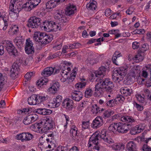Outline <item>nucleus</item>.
Returning <instances> with one entry per match:
<instances>
[{
  "mask_svg": "<svg viewBox=\"0 0 151 151\" xmlns=\"http://www.w3.org/2000/svg\"><path fill=\"white\" fill-rule=\"evenodd\" d=\"M106 68L105 67L101 66L99 68V70L95 73V76L99 78L100 79L95 86V92L93 94L95 96H99L105 91L111 93L113 91L114 87L113 82L110 81L109 78L103 79L106 75Z\"/></svg>",
  "mask_w": 151,
  "mask_h": 151,
  "instance_id": "1",
  "label": "nucleus"
},
{
  "mask_svg": "<svg viewBox=\"0 0 151 151\" xmlns=\"http://www.w3.org/2000/svg\"><path fill=\"white\" fill-rule=\"evenodd\" d=\"M60 70L58 69L53 68L52 67H47L45 68L42 72V77L38 81L37 83V86L41 87L48 82V79L45 78L50 76L52 73L55 74L58 73Z\"/></svg>",
  "mask_w": 151,
  "mask_h": 151,
  "instance_id": "2",
  "label": "nucleus"
},
{
  "mask_svg": "<svg viewBox=\"0 0 151 151\" xmlns=\"http://www.w3.org/2000/svg\"><path fill=\"white\" fill-rule=\"evenodd\" d=\"M35 41L42 45H45L50 42L53 39V35L45 33L37 32H35L33 37Z\"/></svg>",
  "mask_w": 151,
  "mask_h": 151,
  "instance_id": "3",
  "label": "nucleus"
},
{
  "mask_svg": "<svg viewBox=\"0 0 151 151\" xmlns=\"http://www.w3.org/2000/svg\"><path fill=\"white\" fill-rule=\"evenodd\" d=\"M18 1V0H11L10 5L9 6V11L10 12L14 13L16 14H18L19 12L23 9H24L25 10L28 11L31 10L33 8L32 5L29 3H26L22 5L21 7L15 6L14 8V5Z\"/></svg>",
  "mask_w": 151,
  "mask_h": 151,
  "instance_id": "4",
  "label": "nucleus"
},
{
  "mask_svg": "<svg viewBox=\"0 0 151 151\" xmlns=\"http://www.w3.org/2000/svg\"><path fill=\"white\" fill-rule=\"evenodd\" d=\"M70 63L66 62L63 63H61L60 65L61 68L59 70L60 71V70H61L60 73L62 78H61L60 80L62 82H65L68 78V74L71 70L70 68L68 66H70Z\"/></svg>",
  "mask_w": 151,
  "mask_h": 151,
  "instance_id": "5",
  "label": "nucleus"
},
{
  "mask_svg": "<svg viewBox=\"0 0 151 151\" xmlns=\"http://www.w3.org/2000/svg\"><path fill=\"white\" fill-rule=\"evenodd\" d=\"M41 18L36 16H33L28 19L27 26L32 28H37L41 25Z\"/></svg>",
  "mask_w": 151,
  "mask_h": 151,
  "instance_id": "6",
  "label": "nucleus"
},
{
  "mask_svg": "<svg viewBox=\"0 0 151 151\" xmlns=\"http://www.w3.org/2000/svg\"><path fill=\"white\" fill-rule=\"evenodd\" d=\"M132 123L125 122L124 123H117V129L116 131L120 133H127L131 128V124Z\"/></svg>",
  "mask_w": 151,
  "mask_h": 151,
  "instance_id": "7",
  "label": "nucleus"
},
{
  "mask_svg": "<svg viewBox=\"0 0 151 151\" xmlns=\"http://www.w3.org/2000/svg\"><path fill=\"white\" fill-rule=\"evenodd\" d=\"M46 120H43L42 122L43 123V126L39 128L40 132L42 133L46 132L48 130L50 129L53 127V123L48 118H46Z\"/></svg>",
  "mask_w": 151,
  "mask_h": 151,
  "instance_id": "8",
  "label": "nucleus"
},
{
  "mask_svg": "<svg viewBox=\"0 0 151 151\" xmlns=\"http://www.w3.org/2000/svg\"><path fill=\"white\" fill-rule=\"evenodd\" d=\"M113 118L119 119L124 122L127 123H131L135 122V120L132 117L128 116H122L121 114L115 115L113 116Z\"/></svg>",
  "mask_w": 151,
  "mask_h": 151,
  "instance_id": "9",
  "label": "nucleus"
},
{
  "mask_svg": "<svg viewBox=\"0 0 151 151\" xmlns=\"http://www.w3.org/2000/svg\"><path fill=\"white\" fill-rule=\"evenodd\" d=\"M5 46L9 54H12L14 56L17 55V50L16 49L15 47L11 41H7Z\"/></svg>",
  "mask_w": 151,
  "mask_h": 151,
  "instance_id": "10",
  "label": "nucleus"
},
{
  "mask_svg": "<svg viewBox=\"0 0 151 151\" xmlns=\"http://www.w3.org/2000/svg\"><path fill=\"white\" fill-rule=\"evenodd\" d=\"M101 138V135L96 134V133L92 135L89 139L88 142L89 147L93 145H97L99 144V140Z\"/></svg>",
  "mask_w": 151,
  "mask_h": 151,
  "instance_id": "11",
  "label": "nucleus"
},
{
  "mask_svg": "<svg viewBox=\"0 0 151 151\" xmlns=\"http://www.w3.org/2000/svg\"><path fill=\"white\" fill-rule=\"evenodd\" d=\"M104 123L103 118L100 116H99L93 120L91 124V126L93 128L97 129L101 126Z\"/></svg>",
  "mask_w": 151,
  "mask_h": 151,
  "instance_id": "12",
  "label": "nucleus"
},
{
  "mask_svg": "<svg viewBox=\"0 0 151 151\" xmlns=\"http://www.w3.org/2000/svg\"><path fill=\"white\" fill-rule=\"evenodd\" d=\"M20 65L16 63H14L10 72V76L13 78H15L18 75L19 71L20 70Z\"/></svg>",
  "mask_w": 151,
  "mask_h": 151,
  "instance_id": "13",
  "label": "nucleus"
},
{
  "mask_svg": "<svg viewBox=\"0 0 151 151\" xmlns=\"http://www.w3.org/2000/svg\"><path fill=\"white\" fill-rule=\"evenodd\" d=\"M38 118V116L36 114H31L25 117L23 122L25 125H28L35 121Z\"/></svg>",
  "mask_w": 151,
  "mask_h": 151,
  "instance_id": "14",
  "label": "nucleus"
},
{
  "mask_svg": "<svg viewBox=\"0 0 151 151\" xmlns=\"http://www.w3.org/2000/svg\"><path fill=\"white\" fill-rule=\"evenodd\" d=\"M101 139L104 143L107 145H112L114 143V141L112 139L106 135V131L104 130L101 132Z\"/></svg>",
  "mask_w": 151,
  "mask_h": 151,
  "instance_id": "15",
  "label": "nucleus"
},
{
  "mask_svg": "<svg viewBox=\"0 0 151 151\" xmlns=\"http://www.w3.org/2000/svg\"><path fill=\"white\" fill-rule=\"evenodd\" d=\"M144 125L140 124L139 125H137L132 128L130 130V133L132 135H135L139 133L144 129Z\"/></svg>",
  "mask_w": 151,
  "mask_h": 151,
  "instance_id": "16",
  "label": "nucleus"
},
{
  "mask_svg": "<svg viewBox=\"0 0 151 151\" xmlns=\"http://www.w3.org/2000/svg\"><path fill=\"white\" fill-rule=\"evenodd\" d=\"M55 18L58 20L62 23H66L67 20L65 17L64 16V12L57 10L55 12Z\"/></svg>",
  "mask_w": 151,
  "mask_h": 151,
  "instance_id": "17",
  "label": "nucleus"
},
{
  "mask_svg": "<svg viewBox=\"0 0 151 151\" xmlns=\"http://www.w3.org/2000/svg\"><path fill=\"white\" fill-rule=\"evenodd\" d=\"M77 129L75 126L73 125L70 131V134L72 135L71 136L72 137L73 139L76 141H78L79 139V137L77 135Z\"/></svg>",
  "mask_w": 151,
  "mask_h": 151,
  "instance_id": "18",
  "label": "nucleus"
},
{
  "mask_svg": "<svg viewBox=\"0 0 151 151\" xmlns=\"http://www.w3.org/2000/svg\"><path fill=\"white\" fill-rule=\"evenodd\" d=\"M76 9V7L72 4H69L65 10V14L68 16H70L74 14V10Z\"/></svg>",
  "mask_w": 151,
  "mask_h": 151,
  "instance_id": "19",
  "label": "nucleus"
},
{
  "mask_svg": "<svg viewBox=\"0 0 151 151\" xmlns=\"http://www.w3.org/2000/svg\"><path fill=\"white\" fill-rule=\"evenodd\" d=\"M24 40V39L23 38L22 36H19L16 37L14 40V42L16 46L19 49H21Z\"/></svg>",
  "mask_w": 151,
  "mask_h": 151,
  "instance_id": "20",
  "label": "nucleus"
},
{
  "mask_svg": "<svg viewBox=\"0 0 151 151\" xmlns=\"http://www.w3.org/2000/svg\"><path fill=\"white\" fill-rule=\"evenodd\" d=\"M73 101L69 98L65 99L62 103V106L66 109L71 110L73 108Z\"/></svg>",
  "mask_w": 151,
  "mask_h": 151,
  "instance_id": "21",
  "label": "nucleus"
},
{
  "mask_svg": "<svg viewBox=\"0 0 151 151\" xmlns=\"http://www.w3.org/2000/svg\"><path fill=\"white\" fill-rule=\"evenodd\" d=\"M83 95L81 92L74 90L72 94V98L76 101H79L82 98Z\"/></svg>",
  "mask_w": 151,
  "mask_h": 151,
  "instance_id": "22",
  "label": "nucleus"
},
{
  "mask_svg": "<svg viewBox=\"0 0 151 151\" xmlns=\"http://www.w3.org/2000/svg\"><path fill=\"white\" fill-rule=\"evenodd\" d=\"M36 113L42 115H49L52 112V111L50 109L45 108H39L35 110Z\"/></svg>",
  "mask_w": 151,
  "mask_h": 151,
  "instance_id": "23",
  "label": "nucleus"
},
{
  "mask_svg": "<svg viewBox=\"0 0 151 151\" xmlns=\"http://www.w3.org/2000/svg\"><path fill=\"white\" fill-rule=\"evenodd\" d=\"M60 0H50L46 4L47 9H50L54 8L56 6L57 3L60 2Z\"/></svg>",
  "mask_w": 151,
  "mask_h": 151,
  "instance_id": "24",
  "label": "nucleus"
},
{
  "mask_svg": "<svg viewBox=\"0 0 151 151\" xmlns=\"http://www.w3.org/2000/svg\"><path fill=\"white\" fill-rule=\"evenodd\" d=\"M125 76L122 75L117 74L116 73H114L112 75V79L115 82L119 83L122 81Z\"/></svg>",
  "mask_w": 151,
  "mask_h": 151,
  "instance_id": "25",
  "label": "nucleus"
},
{
  "mask_svg": "<svg viewBox=\"0 0 151 151\" xmlns=\"http://www.w3.org/2000/svg\"><path fill=\"white\" fill-rule=\"evenodd\" d=\"M37 95H32L28 99V102L30 105H35L38 104Z\"/></svg>",
  "mask_w": 151,
  "mask_h": 151,
  "instance_id": "26",
  "label": "nucleus"
},
{
  "mask_svg": "<svg viewBox=\"0 0 151 151\" xmlns=\"http://www.w3.org/2000/svg\"><path fill=\"white\" fill-rule=\"evenodd\" d=\"M127 148L129 151H137V145L133 141H130L127 143Z\"/></svg>",
  "mask_w": 151,
  "mask_h": 151,
  "instance_id": "27",
  "label": "nucleus"
},
{
  "mask_svg": "<svg viewBox=\"0 0 151 151\" xmlns=\"http://www.w3.org/2000/svg\"><path fill=\"white\" fill-rule=\"evenodd\" d=\"M137 67H134L131 69L130 72L128 74L129 77H133L135 78V77L137 76L140 73V70L137 69Z\"/></svg>",
  "mask_w": 151,
  "mask_h": 151,
  "instance_id": "28",
  "label": "nucleus"
},
{
  "mask_svg": "<svg viewBox=\"0 0 151 151\" xmlns=\"http://www.w3.org/2000/svg\"><path fill=\"white\" fill-rule=\"evenodd\" d=\"M120 92L124 96H130L132 93L133 91L132 89H129L125 87L121 89Z\"/></svg>",
  "mask_w": 151,
  "mask_h": 151,
  "instance_id": "29",
  "label": "nucleus"
},
{
  "mask_svg": "<svg viewBox=\"0 0 151 151\" xmlns=\"http://www.w3.org/2000/svg\"><path fill=\"white\" fill-rule=\"evenodd\" d=\"M59 85L58 82H57L54 83L52 86L48 89V91L50 93H55L59 88Z\"/></svg>",
  "mask_w": 151,
  "mask_h": 151,
  "instance_id": "30",
  "label": "nucleus"
},
{
  "mask_svg": "<svg viewBox=\"0 0 151 151\" xmlns=\"http://www.w3.org/2000/svg\"><path fill=\"white\" fill-rule=\"evenodd\" d=\"M62 98L61 96L58 95L56 97V98L53 99L52 103L53 104H55L54 106L55 107H58L60 105L62 101Z\"/></svg>",
  "mask_w": 151,
  "mask_h": 151,
  "instance_id": "31",
  "label": "nucleus"
},
{
  "mask_svg": "<svg viewBox=\"0 0 151 151\" xmlns=\"http://www.w3.org/2000/svg\"><path fill=\"white\" fill-rule=\"evenodd\" d=\"M104 109H101L96 104L93 105L92 107V111L93 114H97L99 113H100L101 112L104 111Z\"/></svg>",
  "mask_w": 151,
  "mask_h": 151,
  "instance_id": "32",
  "label": "nucleus"
},
{
  "mask_svg": "<svg viewBox=\"0 0 151 151\" xmlns=\"http://www.w3.org/2000/svg\"><path fill=\"white\" fill-rule=\"evenodd\" d=\"M127 70L126 68L123 67H121L116 70L114 72L117 73V74H119V75L121 74L122 76H125Z\"/></svg>",
  "mask_w": 151,
  "mask_h": 151,
  "instance_id": "33",
  "label": "nucleus"
},
{
  "mask_svg": "<svg viewBox=\"0 0 151 151\" xmlns=\"http://www.w3.org/2000/svg\"><path fill=\"white\" fill-rule=\"evenodd\" d=\"M96 2L95 1L90 0L89 3L87 4L86 8L89 10H95L96 7Z\"/></svg>",
  "mask_w": 151,
  "mask_h": 151,
  "instance_id": "34",
  "label": "nucleus"
},
{
  "mask_svg": "<svg viewBox=\"0 0 151 151\" xmlns=\"http://www.w3.org/2000/svg\"><path fill=\"white\" fill-rule=\"evenodd\" d=\"M52 22L45 21L43 22V27L44 29L47 30V29H52Z\"/></svg>",
  "mask_w": 151,
  "mask_h": 151,
  "instance_id": "35",
  "label": "nucleus"
},
{
  "mask_svg": "<svg viewBox=\"0 0 151 151\" xmlns=\"http://www.w3.org/2000/svg\"><path fill=\"white\" fill-rule=\"evenodd\" d=\"M112 148L113 149L116 150H120L121 149H124V146L122 144L115 143L114 144L112 145L111 146Z\"/></svg>",
  "mask_w": 151,
  "mask_h": 151,
  "instance_id": "36",
  "label": "nucleus"
},
{
  "mask_svg": "<svg viewBox=\"0 0 151 151\" xmlns=\"http://www.w3.org/2000/svg\"><path fill=\"white\" fill-rule=\"evenodd\" d=\"M143 53L140 51V52L135 56L133 59L135 60H138L139 61H142L144 59Z\"/></svg>",
  "mask_w": 151,
  "mask_h": 151,
  "instance_id": "37",
  "label": "nucleus"
},
{
  "mask_svg": "<svg viewBox=\"0 0 151 151\" xmlns=\"http://www.w3.org/2000/svg\"><path fill=\"white\" fill-rule=\"evenodd\" d=\"M120 53H119L118 52L116 51L113 55L112 59L113 63L117 65H119V63H117L116 62V59L120 56Z\"/></svg>",
  "mask_w": 151,
  "mask_h": 151,
  "instance_id": "38",
  "label": "nucleus"
},
{
  "mask_svg": "<svg viewBox=\"0 0 151 151\" xmlns=\"http://www.w3.org/2000/svg\"><path fill=\"white\" fill-rule=\"evenodd\" d=\"M93 91L90 88H86L85 92V96L86 98H89L92 95Z\"/></svg>",
  "mask_w": 151,
  "mask_h": 151,
  "instance_id": "39",
  "label": "nucleus"
},
{
  "mask_svg": "<svg viewBox=\"0 0 151 151\" xmlns=\"http://www.w3.org/2000/svg\"><path fill=\"white\" fill-rule=\"evenodd\" d=\"M61 28V24L58 23H56L52 22V29L55 31L58 30H60Z\"/></svg>",
  "mask_w": 151,
  "mask_h": 151,
  "instance_id": "40",
  "label": "nucleus"
},
{
  "mask_svg": "<svg viewBox=\"0 0 151 151\" xmlns=\"http://www.w3.org/2000/svg\"><path fill=\"white\" fill-rule=\"evenodd\" d=\"M114 113L113 111H106L103 113L102 116L104 119H106L113 115Z\"/></svg>",
  "mask_w": 151,
  "mask_h": 151,
  "instance_id": "41",
  "label": "nucleus"
},
{
  "mask_svg": "<svg viewBox=\"0 0 151 151\" xmlns=\"http://www.w3.org/2000/svg\"><path fill=\"white\" fill-rule=\"evenodd\" d=\"M125 98L121 95L118 96L115 99L116 103V104H119V103H122L125 100Z\"/></svg>",
  "mask_w": 151,
  "mask_h": 151,
  "instance_id": "42",
  "label": "nucleus"
},
{
  "mask_svg": "<svg viewBox=\"0 0 151 151\" xmlns=\"http://www.w3.org/2000/svg\"><path fill=\"white\" fill-rule=\"evenodd\" d=\"M32 8L35 7L40 3L41 0H29Z\"/></svg>",
  "mask_w": 151,
  "mask_h": 151,
  "instance_id": "43",
  "label": "nucleus"
},
{
  "mask_svg": "<svg viewBox=\"0 0 151 151\" xmlns=\"http://www.w3.org/2000/svg\"><path fill=\"white\" fill-rule=\"evenodd\" d=\"M25 51L27 54H33L34 53V47H25Z\"/></svg>",
  "mask_w": 151,
  "mask_h": 151,
  "instance_id": "44",
  "label": "nucleus"
},
{
  "mask_svg": "<svg viewBox=\"0 0 151 151\" xmlns=\"http://www.w3.org/2000/svg\"><path fill=\"white\" fill-rule=\"evenodd\" d=\"M117 123H114L111 124L108 129L109 131L114 132L117 129Z\"/></svg>",
  "mask_w": 151,
  "mask_h": 151,
  "instance_id": "45",
  "label": "nucleus"
},
{
  "mask_svg": "<svg viewBox=\"0 0 151 151\" xmlns=\"http://www.w3.org/2000/svg\"><path fill=\"white\" fill-rule=\"evenodd\" d=\"M81 46V44L79 43H75L70 44L68 46L69 49L78 48Z\"/></svg>",
  "mask_w": 151,
  "mask_h": 151,
  "instance_id": "46",
  "label": "nucleus"
},
{
  "mask_svg": "<svg viewBox=\"0 0 151 151\" xmlns=\"http://www.w3.org/2000/svg\"><path fill=\"white\" fill-rule=\"evenodd\" d=\"M115 104H116L115 99L110 100L106 103V105L110 107H113Z\"/></svg>",
  "mask_w": 151,
  "mask_h": 151,
  "instance_id": "47",
  "label": "nucleus"
},
{
  "mask_svg": "<svg viewBox=\"0 0 151 151\" xmlns=\"http://www.w3.org/2000/svg\"><path fill=\"white\" fill-rule=\"evenodd\" d=\"M136 96L137 100L140 102L142 103L144 102L145 98L144 95H142V96H141L140 94H137L136 95Z\"/></svg>",
  "mask_w": 151,
  "mask_h": 151,
  "instance_id": "48",
  "label": "nucleus"
},
{
  "mask_svg": "<svg viewBox=\"0 0 151 151\" xmlns=\"http://www.w3.org/2000/svg\"><path fill=\"white\" fill-rule=\"evenodd\" d=\"M33 44L32 41L30 40V38H28L26 40L25 47H33Z\"/></svg>",
  "mask_w": 151,
  "mask_h": 151,
  "instance_id": "49",
  "label": "nucleus"
},
{
  "mask_svg": "<svg viewBox=\"0 0 151 151\" xmlns=\"http://www.w3.org/2000/svg\"><path fill=\"white\" fill-rule=\"evenodd\" d=\"M7 80V78L6 77H4L2 78H0V91L1 90V89L3 88V85L5 84V82Z\"/></svg>",
  "mask_w": 151,
  "mask_h": 151,
  "instance_id": "50",
  "label": "nucleus"
},
{
  "mask_svg": "<svg viewBox=\"0 0 151 151\" xmlns=\"http://www.w3.org/2000/svg\"><path fill=\"white\" fill-rule=\"evenodd\" d=\"M37 96L38 104L47 99H48L47 96H40L38 95H37Z\"/></svg>",
  "mask_w": 151,
  "mask_h": 151,
  "instance_id": "51",
  "label": "nucleus"
},
{
  "mask_svg": "<svg viewBox=\"0 0 151 151\" xmlns=\"http://www.w3.org/2000/svg\"><path fill=\"white\" fill-rule=\"evenodd\" d=\"M26 142L31 140L34 137L33 135L29 132L25 133Z\"/></svg>",
  "mask_w": 151,
  "mask_h": 151,
  "instance_id": "52",
  "label": "nucleus"
},
{
  "mask_svg": "<svg viewBox=\"0 0 151 151\" xmlns=\"http://www.w3.org/2000/svg\"><path fill=\"white\" fill-rule=\"evenodd\" d=\"M102 60V58L101 55H99L96 58H93L92 57V62H93V65L94 64H96L99 62V61Z\"/></svg>",
  "mask_w": 151,
  "mask_h": 151,
  "instance_id": "53",
  "label": "nucleus"
},
{
  "mask_svg": "<svg viewBox=\"0 0 151 151\" xmlns=\"http://www.w3.org/2000/svg\"><path fill=\"white\" fill-rule=\"evenodd\" d=\"M149 48L148 45L147 43H144L142 45V47L140 50V51L144 52L145 51L147 50Z\"/></svg>",
  "mask_w": 151,
  "mask_h": 151,
  "instance_id": "54",
  "label": "nucleus"
},
{
  "mask_svg": "<svg viewBox=\"0 0 151 151\" xmlns=\"http://www.w3.org/2000/svg\"><path fill=\"white\" fill-rule=\"evenodd\" d=\"M33 72H30L29 73H27L25 76L24 78H25V79L26 80L25 81V82H26L27 81H28L29 80L31 77L33 75Z\"/></svg>",
  "mask_w": 151,
  "mask_h": 151,
  "instance_id": "55",
  "label": "nucleus"
},
{
  "mask_svg": "<svg viewBox=\"0 0 151 151\" xmlns=\"http://www.w3.org/2000/svg\"><path fill=\"white\" fill-rule=\"evenodd\" d=\"M89 121L87 122H82V127L84 129H87L89 126Z\"/></svg>",
  "mask_w": 151,
  "mask_h": 151,
  "instance_id": "56",
  "label": "nucleus"
},
{
  "mask_svg": "<svg viewBox=\"0 0 151 151\" xmlns=\"http://www.w3.org/2000/svg\"><path fill=\"white\" fill-rule=\"evenodd\" d=\"M134 105L137 108V110L139 111H141L143 109V107L139 104H137L136 102L134 101L133 103Z\"/></svg>",
  "mask_w": 151,
  "mask_h": 151,
  "instance_id": "57",
  "label": "nucleus"
},
{
  "mask_svg": "<svg viewBox=\"0 0 151 151\" xmlns=\"http://www.w3.org/2000/svg\"><path fill=\"white\" fill-rule=\"evenodd\" d=\"M86 85V83L85 82H79L76 83L75 85V87L76 88H82L83 87L85 86Z\"/></svg>",
  "mask_w": 151,
  "mask_h": 151,
  "instance_id": "58",
  "label": "nucleus"
},
{
  "mask_svg": "<svg viewBox=\"0 0 151 151\" xmlns=\"http://www.w3.org/2000/svg\"><path fill=\"white\" fill-rule=\"evenodd\" d=\"M151 140V137L145 138L144 136L140 138V141L144 142L146 143H147L148 142Z\"/></svg>",
  "mask_w": 151,
  "mask_h": 151,
  "instance_id": "59",
  "label": "nucleus"
},
{
  "mask_svg": "<svg viewBox=\"0 0 151 151\" xmlns=\"http://www.w3.org/2000/svg\"><path fill=\"white\" fill-rule=\"evenodd\" d=\"M140 44L139 42H133L132 46L134 49H136L138 48Z\"/></svg>",
  "mask_w": 151,
  "mask_h": 151,
  "instance_id": "60",
  "label": "nucleus"
},
{
  "mask_svg": "<svg viewBox=\"0 0 151 151\" xmlns=\"http://www.w3.org/2000/svg\"><path fill=\"white\" fill-rule=\"evenodd\" d=\"M86 62L87 64H89L91 65H93V62H92V57H88L86 60Z\"/></svg>",
  "mask_w": 151,
  "mask_h": 151,
  "instance_id": "61",
  "label": "nucleus"
},
{
  "mask_svg": "<svg viewBox=\"0 0 151 151\" xmlns=\"http://www.w3.org/2000/svg\"><path fill=\"white\" fill-rule=\"evenodd\" d=\"M143 151H151V148L147 145H144L143 147Z\"/></svg>",
  "mask_w": 151,
  "mask_h": 151,
  "instance_id": "62",
  "label": "nucleus"
},
{
  "mask_svg": "<svg viewBox=\"0 0 151 151\" xmlns=\"http://www.w3.org/2000/svg\"><path fill=\"white\" fill-rule=\"evenodd\" d=\"M135 34H143L145 33V31L143 29H137L133 32Z\"/></svg>",
  "mask_w": 151,
  "mask_h": 151,
  "instance_id": "63",
  "label": "nucleus"
},
{
  "mask_svg": "<svg viewBox=\"0 0 151 151\" xmlns=\"http://www.w3.org/2000/svg\"><path fill=\"white\" fill-rule=\"evenodd\" d=\"M111 10L109 9H106L105 12V15L107 16L108 17L110 15L111 13Z\"/></svg>",
  "mask_w": 151,
  "mask_h": 151,
  "instance_id": "64",
  "label": "nucleus"
}]
</instances>
